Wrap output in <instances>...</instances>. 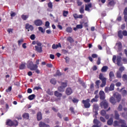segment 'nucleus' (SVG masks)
I'll list each match as a JSON object with an SVG mask.
<instances>
[{"mask_svg": "<svg viewBox=\"0 0 127 127\" xmlns=\"http://www.w3.org/2000/svg\"><path fill=\"white\" fill-rule=\"evenodd\" d=\"M30 38L31 40H34V39H35V35L34 34L30 36Z\"/></svg>", "mask_w": 127, "mask_h": 127, "instance_id": "58", "label": "nucleus"}, {"mask_svg": "<svg viewBox=\"0 0 127 127\" xmlns=\"http://www.w3.org/2000/svg\"><path fill=\"white\" fill-rule=\"evenodd\" d=\"M116 76L117 78H122V72H121V71H117Z\"/></svg>", "mask_w": 127, "mask_h": 127, "instance_id": "27", "label": "nucleus"}, {"mask_svg": "<svg viewBox=\"0 0 127 127\" xmlns=\"http://www.w3.org/2000/svg\"><path fill=\"white\" fill-rule=\"evenodd\" d=\"M119 72H121V73L123 72V71H125V67L121 66L119 69Z\"/></svg>", "mask_w": 127, "mask_h": 127, "instance_id": "40", "label": "nucleus"}, {"mask_svg": "<svg viewBox=\"0 0 127 127\" xmlns=\"http://www.w3.org/2000/svg\"><path fill=\"white\" fill-rule=\"evenodd\" d=\"M110 88H109V87H106L105 88V93H109V92H110Z\"/></svg>", "mask_w": 127, "mask_h": 127, "instance_id": "49", "label": "nucleus"}, {"mask_svg": "<svg viewBox=\"0 0 127 127\" xmlns=\"http://www.w3.org/2000/svg\"><path fill=\"white\" fill-rule=\"evenodd\" d=\"M124 15H127V8H126L124 10Z\"/></svg>", "mask_w": 127, "mask_h": 127, "instance_id": "64", "label": "nucleus"}, {"mask_svg": "<svg viewBox=\"0 0 127 127\" xmlns=\"http://www.w3.org/2000/svg\"><path fill=\"white\" fill-rule=\"evenodd\" d=\"M64 59H65V60L66 63H69V60H70V59H69L68 57H65V58H64Z\"/></svg>", "mask_w": 127, "mask_h": 127, "instance_id": "59", "label": "nucleus"}, {"mask_svg": "<svg viewBox=\"0 0 127 127\" xmlns=\"http://www.w3.org/2000/svg\"><path fill=\"white\" fill-rule=\"evenodd\" d=\"M101 115L102 116H106V111L102 110L101 111Z\"/></svg>", "mask_w": 127, "mask_h": 127, "instance_id": "53", "label": "nucleus"}, {"mask_svg": "<svg viewBox=\"0 0 127 127\" xmlns=\"http://www.w3.org/2000/svg\"><path fill=\"white\" fill-rule=\"evenodd\" d=\"M123 33L122 32V31H119L118 32V36L120 37V38H123Z\"/></svg>", "mask_w": 127, "mask_h": 127, "instance_id": "38", "label": "nucleus"}, {"mask_svg": "<svg viewBox=\"0 0 127 127\" xmlns=\"http://www.w3.org/2000/svg\"><path fill=\"white\" fill-rule=\"evenodd\" d=\"M122 33L124 36H127V31L126 30L123 31Z\"/></svg>", "mask_w": 127, "mask_h": 127, "instance_id": "55", "label": "nucleus"}, {"mask_svg": "<svg viewBox=\"0 0 127 127\" xmlns=\"http://www.w3.org/2000/svg\"><path fill=\"white\" fill-rule=\"evenodd\" d=\"M11 89H12L11 86L9 87L8 89L6 90V92L7 93H9V92L11 91Z\"/></svg>", "mask_w": 127, "mask_h": 127, "instance_id": "51", "label": "nucleus"}, {"mask_svg": "<svg viewBox=\"0 0 127 127\" xmlns=\"http://www.w3.org/2000/svg\"><path fill=\"white\" fill-rule=\"evenodd\" d=\"M37 117L38 121L41 120V119H42V116L41 115V112H39L37 114Z\"/></svg>", "mask_w": 127, "mask_h": 127, "instance_id": "23", "label": "nucleus"}, {"mask_svg": "<svg viewBox=\"0 0 127 127\" xmlns=\"http://www.w3.org/2000/svg\"><path fill=\"white\" fill-rule=\"evenodd\" d=\"M61 87H63L65 89L67 87V82H62Z\"/></svg>", "mask_w": 127, "mask_h": 127, "instance_id": "35", "label": "nucleus"}, {"mask_svg": "<svg viewBox=\"0 0 127 127\" xmlns=\"http://www.w3.org/2000/svg\"><path fill=\"white\" fill-rule=\"evenodd\" d=\"M121 56H118L117 59V64L118 66H122L123 65V64H122L121 62Z\"/></svg>", "mask_w": 127, "mask_h": 127, "instance_id": "11", "label": "nucleus"}, {"mask_svg": "<svg viewBox=\"0 0 127 127\" xmlns=\"http://www.w3.org/2000/svg\"><path fill=\"white\" fill-rule=\"evenodd\" d=\"M82 104H83L84 107L86 109H89L91 107V104H90V99H87L86 100H82Z\"/></svg>", "mask_w": 127, "mask_h": 127, "instance_id": "3", "label": "nucleus"}, {"mask_svg": "<svg viewBox=\"0 0 127 127\" xmlns=\"http://www.w3.org/2000/svg\"><path fill=\"white\" fill-rule=\"evenodd\" d=\"M99 79H100V80H102V81H103V79H106V78L104 77V76H103V74L101 73L99 75Z\"/></svg>", "mask_w": 127, "mask_h": 127, "instance_id": "48", "label": "nucleus"}, {"mask_svg": "<svg viewBox=\"0 0 127 127\" xmlns=\"http://www.w3.org/2000/svg\"><path fill=\"white\" fill-rule=\"evenodd\" d=\"M55 96L58 98H61V97H62V94L58 92L57 91H55Z\"/></svg>", "mask_w": 127, "mask_h": 127, "instance_id": "17", "label": "nucleus"}, {"mask_svg": "<svg viewBox=\"0 0 127 127\" xmlns=\"http://www.w3.org/2000/svg\"><path fill=\"white\" fill-rule=\"evenodd\" d=\"M115 47L118 49V51H121L122 50L123 46H122V43L121 42H118L116 44Z\"/></svg>", "mask_w": 127, "mask_h": 127, "instance_id": "9", "label": "nucleus"}, {"mask_svg": "<svg viewBox=\"0 0 127 127\" xmlns=\"http://www.w3.org/2000/svg\"><path fill=\"white\" fill-rule=\"evenodd\" d=\"M123 62H124L125 64H126V63H127V58H124V59H123Z\"/></svg>", "mask_w": 127, "mask_h": 127, "instance_id": "63", "label": "nucleus"}, {"mask_svg": "<svg viewBox=\"0 0 127 127\" xmlns=\"http://www.w3.org/2000/svg\"><path fill=\"white\" fill-rule=\"evenodd\" d=\"M122 83L120 82H118L116 83V87H121Z\"/></svg>", "mask_w": 127, "mask_h": 127, "instance_id": "52", "label": "nucleus"}, {"mask_svg": "<svg viewBox=\"0 0 127 127\" xmlns=\"http://www.w3.org/2000/svg\"><path fill=\"white\" fill-rule=\"evenodd\" d=\"M35 50L39 53L42 52V48L41 47H38V46H35Z\"/></svg>", "mask_w": 127, "mask_h": 127, "instance_id": "13", "label": "nucleus"}, {"mask_svg": "<svg viewBox=\"0 0 127 127\" xmlns=\"http://www.w3.org/2000/svg\"><path fill=\"white\" fill-rule=\"evenodd\" d=\"M77 3V5L80 6L81 5H82V3H83L81 1H80V0H77V1H76Z\"/></svg>", "mask_w": 127, "mask_h": 127, "instance_id": "50", "label": "nucleus"}, {"mask_svg": "<svg viewBox=\"0 0 127 127\" xmlns=\"http://www.w3.org/2000/svg\"><path fill=\"white\" fill-rule=\"evenodd\" d=\"M6 125L7 126H10V127H11L12 126L16 127V126L18 125V123H17V121H16L12 122L10 120H7L6 122Z\"/></svg>", "mask_w": 127, "mask_h": 127, "instance_id": "2", "label": "nucleus"}, {"mask_svg": "<svg viewBox=\"0 0 127 127\" xmlns=\"http://www.w3.org/2000/svg\"><path fill=\"white\" fill-rule=\"evenodd\" d=\"M45 123L41 122L39 123V126L40 127H45Z\"/></svg>", "mask_w": 127, "mask_h": 127, "instance_id": "36", "label": "nucleus"}, {"mask_svg": "<svg viewBox=\"0 0 127 127\" xmlns=\"http://www.w3.org/2000/svg\"><path fill=\"white\" fill-rule=\"evenodd\" d=\"M110 91H114L115 90V84L111 83L109 87Z\"/></svg>", "mask_w": 127, "mask_h": 127, "instance_id": "19", "label": "nucleus"}, {"mask_svg": "<svg viewBox=\"0 0 127 127\" xmlns=\"http://www.w3.org/2000/svg\"><path fill=\"white\" fill-rule=\"evenodd\" d=\"M113 126L114 127H127V125H126V123H125V121L124 120H120L119 122L116 121L114 123Z\"/></svg>", "mask_w": 127, "mask_h": 127, "instance_id": "1", "label": "nucleus"}, {"mask_svg": "<svg viewBox=\"0 0 127 127\" xmlns=\"http://www.w3.org/2000/svg\"><path fill=\"white\" fill-rule=\"evenodd\" d=\"M92 7V4L91 3H88L87 5H85V10L86 11H90V8Z\"/></svg>", "mask_w": 127, "mask_h": 127, "instance_id": "15", "label": "nucleus"}, {"mask_svg": "<svg viewBox=\"0 0 127 127\" xmlns=\"http://www.w3.org/2000/svg\"><path fill=\"white\" fill-rule=\"evenodd\" d=\"M34 98H35V95H34V94H32V95H30V96L28 97V99H29V100H30V101L33 100V99H34Z\"/></svg>", "mask_w": 127, "mask_h": 127, "instance_id": "30", "label": "nucleus"}, {"mask_svg": "<svg viewBox=\"0 0 127 127\" xmlns=\"http://www.w3.org/2000/svg\"><path fill=\"white\" fill-rule=\"evenodd\" d=\"M102 83L100 85V87H101V88H103V87H105L106 86L107 78H104L103 79H102Z\"/></svg>", "mask_w": 127, "mask_h": 127, "instance_id": "16", "label": "nucleus"}, {"mask_svg": "<svg viewBox=\"0 0 127 127\" xmlns=\"http://www.w3.org/2000/svg\"><path fill=\"white\" fill-rule=\"evenodd\" d=\"M73 103H74L75 104H77L79 102V100L76 99V98H73L72 100Z\"/></svg>", "mask_w": 127, "mask_h": 127, "instance_id": "47", "label": "nucleus"}, {"mask_svg": "<svg viewBox=\"0 0 127 127\" xmlns=\"http://www.w3.org/2000/svg\"><path fill=\"white\" fill-rule=\"evenodd\" d=\"M27 66L28 67V68H30V69L32 71L36 70L37 69V68H38V66L36 64H33V66H31L30 65L28 64Z\"/></svg>", "mask_w": 127, "mask_h": 127, "instance_id": "10", "label": "nucleus"}, {"mask_svg": "<svg viewBox=\"0 0 127 127\" xmlns=\"http://www.w3.org/2000/svg\"><path fill=\"white\" fill-rule=\"evenodd\" d=\"M64 87L60 86L58 88V91H59V92H64Z\"/></svg>", "mask_w": 127, "mask_h": 127, "instance_id": "34", "label": "nucleus"}, {"mask_svg": "<svg viewBox=\"0 0 127 127\" xmlns=\"http://www.w3.org/2000/svg\"><path fill=\"white\" fill-rule=\"evenodd\" d=\"M67 41H69L70 43H73L74 42V40L71 37H68L67 39Z\"/></svg>", "mask_w": 127, "mask_h": 127, "instance_id": "31", "label": "nucleus"}, {"mask_svg": "<svg viewBox=\"0 0 127 127\" xmlns=\"http://www.w3.org/2000/svg\"><path fill=\"white\" fill-rule=\"evenodd\" d=\"M48 5L49 6V7H50V8H52L53 5L52 4V3L51 2H49L48 4Z\"/></svg>", "mask_w": 127, "mask_h": 127, "instance_id": "57", "label": "nucleus"}, {"mask_svg": "<svg viewBox=\"0 0 127 127\" xmlns=\"http://www.w3.org/2000/svg\"><path fill=\"white\" fill-rule=\"evenodd\" d=\"M100 106L101 108H104V109H107L108 108V102L107 100H105L100 103Z\"/></svg>", "mask_w": 127, "mask_h": 127, "instance_id": "4", "label": "nucleus"}, {"mask_svg": "<svg viewBox=\"0 0 127 127\" xmlns=\"http://www.w3.org/2000/svg\"><path fill=\"white\" fill-rule=\"evenodd\" d=\"M122 78L124 81H127V75L126 74H124Z\"/></svg>", "mask_w": 127, "mask_h": 127, "instance_id": "44", "label": "nucleus"}, {"mask_svg": "<svg viewBox=\"0 0 127 127\" xmlns=\"http://www.w3.org/2000/svg\"><path fill=\"white\" fill-rule=\"evenodd\" d=\"M97 64L98 65H100V64H101V58H98Z\"/></svg>", "mask_w": 127, "mask_h": 127, "instance_id": "61", "label": "nucleus"}, {"mask_svg": "<svg viewBox=\"0 0 127 127\" xmlns=\"http://www.w3.org/2000/svg\"><path fill=\"white\" fill-rule=\"evenodd\" d=\"M51 84H53V85H55L56 84V80L54 78H53L51 80Z\"/></svg>", "mask_w": 127, "mask_h": 127, "instance_id": "41", "label": "nucleus"}, {"mask_svg": "<svg viewBox=\"0 0 127 127\" xmlns=\"http://www.w3.org/2000/svg\"><path fill=\"white\" fill-rule=\"evenodd\" d=\"M80 13H84V5H82L79 10Z\"/></svg>", "mask_w": 127, "mask_h": 127, "instance_id": "42", "label": "nucleus"}, {"mask_svg": "<svg viewBox=\"0 0 127 127\" xmlns=\"http://www.w3.org/2000/svg\"><path fill=\"white\" fill-rule=\"evenodd\" d=\"M34 24L36 25V26H40L42 25V21L40 19L35 20L34 22Z\"/></svg>", "mask_w": 127, "mask_h": 127, "instance_id": "6", "label": "nucleus"}, {"mask_svg": "<svg viewBox=\"0 0 127 127\" xmlns=\"http://www.w3.org/2000/svg\"><path fill=\"white\" fill-rule=\"evenodd\" d=\"M98 109H99V106L97 104H94L93 105V112H95V115H98V113H97V111H98Z\"/></svg>", "mask_w": 127, "mask_h": 127, "instance_id": "12", "label": "nucleus"}, {"mask_svg": "<svg viewBox=\"0 0 127 127\" xmlns=\"http://www.w3.org/2000/svg\"><path fill=\"white\" fill-rule=\"evenodd\" d=\"M120 92H121L123 94V96H127V90H124V88H122Z\"/></svg>", "mask_w": 127, "mask_h": 127, "instance_id": "21", "label": "nucleus"}, {"mask_svg": "<svg viewBox=\"0 0 127 127\" xmlns=\"http://www.w3.org/2000/svg\"><path fill=\"white\" fill-rule=\"evenodd\" d=\"M99 96L101 100H105V98L106 97V95L105 94V92L103 91H100L99 92Z\"/></svg>", "mask_w": 127, "mask_h": 127, "instance_id": "7", "label": "nucleus"}, {"mask_svg": "<svg viewBox=\"0 0 127 127\" xmlns=\"http://www.w3.org/2000/svg\"><path fill=\"white\" fill-rule=\"evenodd\" d=\"M76 27H77V29H81L83 28V25H82V24L77 25H76Z\"/></svg>", "mask_w": 127, "mask_h": 127, "instance_id": "46", "label": "nucleus"}, {"mask_svg": "<svg viewBox=\"0 0 127 127\" xmlns=\"http://www.w3.org/2000/svg\"><path fill=\"white\" fill-rule=\"evenodd\" d=\"M116 60H117V56H113V61L114 63H116Z\"/></svg>", "mask_w": 127, "mask_h": 127, "instance_id": "56", "label": "nucleus"}, {"mask_svg": "<svg viewBox=\"0 0 127 127\" xmlns=\"http://www.w3.org/2000/svg\"><path fill=\"white\" fill-rule=\"evenodd\" d=\"M109 68V67H108V66H103L102 69H101V72H107L108 69Z\"/></svg>", "mask_w": 127, "mask_h": 127, "instance_id": "24", "label": "nucleus"}, {"mask_svg": "<svg viewBox=\"0 0 127 127\" xmlns=\"http://www.w3.org/2000/svg\"><path fill=\"white\" fill-rule=\"evenodd\" d=\"M28 17V15L22 14L21 15V18L23 19V20H26Z\"/></svg>", "mask_w": 127, "mask_h": 127, "instance_id": "22", "label": "nucleus"}, {"mask_svg": "<svg viewBox=\"0 0 127 127\" xmlns=\"http://www.w3.org/2000/svg\"><path fill=\"white\" fill-rule=\"evenodd\" d=\"M20 70H23V69H25V64H22L20 65L19 67Z\"/></svg>", "mask_w": 127, "mask_h": 127, "instance_id": "43", "label": "nucleus"}, {"mask_svg": "<svg viewBox=\"0 0 127 127\" xmlns=\"http://www.w3.org/2000/svg\"><path fill=\"white\" fill-rule=\"evenodd\" d=\"M68 13H69V12L68 11H64L63 14L64 17H67V15H68Z\"/></svg>", "mask_w": 127, "mask_h": 127, "instance_id": "33", "label": "nucleus"}, {"mask_svg": "<svg viewBox=\"0 0 127 127\" xmlns=\"http://www.w3.org/2000/svg\"><path fill=\"white\" fill-rule=\"evenodd\" d=\"M12 31H13V29H7V32H8V33H9V34L12 33Z\"/></svg>", "mask_w": 127, "mask_h": 127, "instance_id": "62", "label": "nucleus"}, {"mask_svg": "<svg viewBox=\"0 0 127 127\" xmlns=\"http://www.w3.org/2000/svg\"><path fill=\"white\" fill-rule=\"evenodd\" d=\"M72 28L70 27H68L67 28H66V31H67V32L71 33L72 32Z\"/></svg>", "mask_w": 127, "mask_h": 127, "instance_id": "39", "label": "nucleus"}, {"mask_svg": "<svg viewBox=\"0 0 127 127\" xmlns=\"http://www.w3.org/2000/svg\"><path fill=\"white\" fill-rule=\"evenodd\" d=\"M72 92L73 91L72 90V89L70 88H67L65 91L66 95H67L68 96H69V95H71V94H72Z\"/></svg>", "mask_w": 127, "mask_h": 127, "instance_id": "14", "label": "nucleus"}, {"mask_svg": "<svg viewBox=\"0 0 127 127\" xmlns=\"http://www.w3.org/2000/svg\"><path fill=\"white\" fill-rule=\"evenodd\" d=\"M15 15H16V13L13 11H11L10 12V16H11V19H12V18H13V17H14V16H15Z\"/></svg>", "mask_w": 127, "mask_h": 127, "instance_id": "28", "label": "nucleus"}, {"mask_svg": "<svg viewBox=\"0 0 127 127\" xmlns=\"http://www.w3.org/2000/svg\"><path fill=\"white\" fill-rule=\"evenodd\" d=\"M38 30H39V31H41V32H42V33H44V32H45V30H44L43 28L41 27H39Z\"/></svg>", "mask_w": 127, "mask_h": 127, "instance_id": "37", "label": "nucleus"}, {"mask_svg": "<svg viewBox=\"0 0 127 127\" xmlns=\"http://www.w3.org/2000/svg\"><path fill=\"white\" fill-rule=\"evenodd\" d=\"M23 42V40L21 39L18 41V45H21V44Z\"/></svg>", "mask_w": 127, "mask_h": 127, "instance_id": "60", "label": "nucleus"}, {"mask_svg": "<svg viewBox=\"0 0 127 127\" xmlns=\"http://www.w3.org/2000/svg\"><path fill=\"white\" fill-rule=\"evenodd\" d=\"M110 102L112 104H116V100H115V98L114 97L110 98Z\"/></svg>", "mask_w": 127, "mask_h": 127, "instance_id": "29", "label": "nucleus"}, {"mask_svg": "<svg viewBox=\"0 0 127 127\" xmlns=\"http://www.w3.org/2000/svg\"><path fill=\"white\" fill-rule=\"evenodd\" d=\"M115 118L116 120H118V119H119V118H120V115L118 113V112L115 111Z\"/></svg>", "mask_w": 127, "mask_h": 127, "instance_id": "32", "label": "nucleus"}, {"mask_svg": "<svg viewBox=\"0 0 127 127\" xmlns=\"http://www.w3.org/2000/svg\"><path fill=\"white\" fill-rule=\"evenodd\" d=\"M23 118L26 120H28L29 119V115L27 113H25L23 115Z\"/></svg>", "mask_w": 127, "mask_h": 127, "instance_id": "25", "label": "nucleus"}, {"mask_svg": "<svg viewBox=\"0 0 127 127\" xmlns=\"http://www.w3.org/2000/svg\"><path fill=\"white\" fill-rule=\"evenodd\" d=\"M114 122V121L113 120V119L110 118L108 121H107V125L108 126H112L113 125V123Z\"/></svg>", "mask_w": 127, "mask_h": 127, "instance_id": "20", "label": "nucleus"}, {"mask_svg": "<svg viewBox=\"0 0 127 127\" xmlns=\"http://www.w3.org/2000/svg\"><path fill=\"white\" fill-rule=\"evenodd\" d=\"M109 77L110 79H114V78H115V74L113 71H111L109 73Z\"/></svg>", "mask_w": 127, "mask_h": 127, "instance_id": "26", "label": "nucleus"}, {"mask_svg": "<svg viewBox=\"0 0 127 127\" xmlns=\"http://www.w3.org/2000/svg\"><path fill=\"white\" fill-rule=\"evenodd\" d=\"M98 98H99L98 95H96L95 96V98H94L91 100V103H95V102H98Z\"/></svg>", "mask_w": 127, "mask_h": 127, "instance_id": "18", "label": "nucleus"}, {"mask_svg": "<svg viewBox=\"0 0 127 127\" xmlns=\"http://www.w3.org/2000/svg\"><path fill=\"white\" fill-rule=\"evenodd\" d=\"M114 97L116 98L117 100V102H120L121 101V99H122V96H121V95L118 93H116L114 94Z\"/></svg>", "mask_w": 127, "mask_h": 127, "instance_id": "8", "label": "nucleus"}, {"mask_svg": "<svg viewBox=\"0 0 127 127\" xmlns=\"http://www.w3.org/2000/svg\"><path fill=\"white\" fill-rule=\"evenodd\" d=\"M25 28L27 29L28 31H32L33 30V26L27 23L25 24Z\"/></svg>", "mask_w": 127, "mask_h": 127, "instance_id": "5", "label": "nucleus"}, {"mask_svg": "<svg viewBox=\"0 0 127 127\" xmlns=\"http://www.w3.org/2000/svg\"><path fill=\"white\" fill-rule=\"evenodd\" d=\"M93 123L94 124H95V125H99V124H100V121H98L97 119H94Z\"/></svg>", "mask_w": 127, "mask_h": 127, "instance_id": "45", "label": "nucleus"}, {"mask_svg": "<svg viewBox=\"0 0 127 127\" xmlns=\"http://www.w3.org/2000/svg\"><path fill=\"white\" fill-rule=\"evenodd\" d=\"M46 66L49 68H52L53 67V65L51 64H47Z\"/></svg>", "mask_w": 127, "mask_h": 127, "instance_id": "54", "label": "nucleus"}]
</instances>
